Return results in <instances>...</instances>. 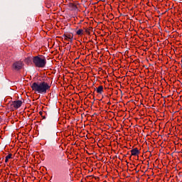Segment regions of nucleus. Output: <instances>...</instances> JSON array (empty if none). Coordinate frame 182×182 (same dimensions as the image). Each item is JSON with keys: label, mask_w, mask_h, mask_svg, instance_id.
<instances>
[{"label": "nucleus", "mask_w": 182, "mask_h": 182, "mask_svg": "<svg viewBox=\"0 0 182 182\" xmlns=\"http://www.w3.org/2000/svg\"><path fill=\"white\" fill-rule=\"evenodd\" d=\"M33 92L35 93L43 94L46 93L48 90H50V85L45 81L37 82H34L31 85Z\"/></svg>", "instance_id": "nucleus-1"}, {"label": "nucleus", "mask_w": 182, "mask_h": 182, "mask_svg": "<svg viewBox=\"0 0 182 182\" xmlns=\"http://www.w3.org/2000/svg\"><path fill=\"white\" fill-rule=\"evenodd\" d=\"M33 63L36 68H45L46 66V58L45 57L34 56Z\"/></svg>", "instance_id": "nucleus-2"}, {"label": "nucleus", "mask_w": 182, "mask_h": 182, "mask_svg": "<svg viewBox=\"0 0 182 182\" xmlns=\"http://www.w3.org/2000/svg\"><path fill=\"white\" fill-rule=\"evenodd\" d=\"M23 67V63H22V61H16L12 65V69L16 71L21 70Z\"/></svg>", "instance_id": "nucleus-3"}, {"label": "nucleus", "mask_w": 182, "mask_h": 182, "mask_svg": "<svg viewBox=\"0 0 182 182\" xmlns=\"http://www.w3.org/2000/svg\"><path fill=\"white\" fill-rule=\"evenodd\" d=\"M11 106H13L14 109H19V107L22 106V101L21 100L14 101L11 103Z\"/></svg>", "instance_id": "nucleus-4"}, {"label": "nucleus", "mask_w": 182, "mask_h": 182, "mask_svg": "<svg viewBox=\"0 0 182 182\" xmlns=\"http://www.w3.org/2000/svg\"><path fill=\"white\" fill-rule=\"evenodd\" d=\"M63 38H64V41H68V42H72L73 39V36L70 34H64Z\"/></svg>", "instance_id": "nucleus-5"}, {"label": "nucleus", "mask_w": 182, "mask_h": 182, "mask_svg": "<svg viewBox=\"0 0 182 182\" xmlns=\"http://www.w3.org/2000/svg\"><path fill=\"white\" fill-rule=\"evenodd\" d=\"M131 154L132 156H139L140 154V151H139V149L134 148L131 150Z\"/></svg>", "instance_id": "nucleus-6"}, {"label": "nucleus", "mask_w": 182, "mask_h": 182, "mask_svg": "<svg viewBox=\"0 0 182 182\" xmlns=\"http://www.w3.org/2000/svg\"><path fill=\"white\" fill-rule=\"evenodd\" d=\"M97 93H98L99 95H102V93H103V86L102 85H100L97 88Z\"/></svg>", "instance_id": "nucleus-7"}, {"label": "nucleus", "mask_w": 182, "mask_h": 182, "mask_svg": "<svg viewBox=\"0 0 182 182\" xmlns=\"http://www.w3.org/2000/svg\"><path fill=\"white\" fill-rule=\"evenodd\" d=\"M76 35H77L78 36H82V35H83V29H79L78 31H77Z\"/></svg>", "instance_id": "nucleus-8"}, {"label": "nucleus", "mask_w": 182, "mask_h": 182, "mask_svg": "<svg viewBox=\"0 0 182 182\" xmlns=\"http://www.w3.org/2000/svg\"><path fill=\"white\" fill-rule=\"evenodd\" d=\"M39 114H40V116H41V117L43 119H46V112H43L42 111H40Z\"/></svg>", "instance_id": "nucleus-9"}, {"label": "nucleus", "mask_w": 182, "mask_h": 182, "mask_svg": "<svg viewBox=\"0 0 182 182\" xmlns=\"http://www.w3.org/2000/svg\"><path fill=\"white\" fill-rule=\"evenodd\" d=\"M9 159H12V154H9L8 156H6L5 163H8Z\"/></svg>", "instance_id": "nucleus-10"}, {"label": "nucleus", "mask_w": 182, "mask_h": 182, "mask_svg": "<svg viewBox=\"0 0 182 182\" xmlns=\"http://www.w3.org/2000/svg\"><path fill=\"white\" fill-rule=\"evenodd\" d=\"M84 29H85V33H87V35H90V29L89 28H84Z\"/></svg>", "instance_id": "nucleus-11"}]
</instances>
